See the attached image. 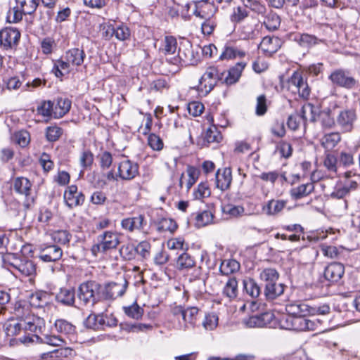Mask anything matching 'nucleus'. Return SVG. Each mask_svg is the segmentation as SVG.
I'll list each match as a JSON object with an SVG mask.
<instances>
[{
	"label": "nucleus",
	"instance_id": "1",
	"mask_svg": "<svg viewBox=\"0 0 360 360\" xmlns=\"http://www.w3.org/2000/svg\"><path fill=\"white\" fill-rule=\"evenodd\" d=\"M15 315L18 321H21L23 330L34 333L38 335L42 333L45 328V321L42 318L33 314L27 304H19L15 307Z\"/></svg>",
	"mask_w": 360,
	"mask_h": 360
},
{
	"label": "nucleus",
	"instance_id": "2",
	"mask_svg": "<svg viewBox=\"0 0 360 360\" xmlns=\"http://www.w3.org/2000/svg\"><path fill=\"white\" fill-rule=\"evenodd\" d=\"M101 284L96 281H87L82 283L77 290L79 302L84 306L96 307L101 302Z\"/></svg>",
	"mask_w": 360,
	"mask_h": 360
},
{
	"label": "nucleus",
	"instance_id": "3",
	"mask_svg": "<svg viewBox=\"0 0 360 360\" xmlns=\"http://www.w3.org/2000/svg\"><path fill=\"white\" fill-rule=\"evenodd\" d=\"M321 325L319 319H304L302 317H295L287 313L279 319V326L285 330L299 331L315 330Z\"/></svg>",
	"mask_w": 360,
	"mask_h": 360
},
{
	"label": "nucleus",
	"instance_id": "4",
	"mask_svg": "<svg viewBox=\"0 0 360 360\" xmlns=\"http://www.w3.org/2000/svg\"><path fill=\"white\" fill-rule=\"evenodd\" d=\"M98 243L91 247V251L93 255L105 253L107 251L115 249L120 244V237L117 233L106 231L97 237Z\"/></svg>",
	"mask_w": 360,
	"mask_h": 360
},
{
	"label": "nucleus",
	"instance_id": "5",
	"mask_svg": "<svg viewBox=\"0 0 360 360\" xmlns=\"http://www.w3.org/2000/svg\"><path fill=\"white\" fill-rule=\"evenodd\" d=\"M161 51L165 55L167 61L174 65H179L187 59L186 56L184 58L180 55L179 51H177V41L172 36L165 37Z\"/></svg>",
	"mask_w": 360,
	"mask_h": 360
},
{
	"label": "nucleus",
	"instance_id": "6",
	"mask_svg": "<svg viewBox=\"0 0 360 360\" xmlns=\"http://www.w3.org/2000/svg\"><path fill=\"white\" fill-rule=\"evenodd\" d=\"M219 79H221V77L219 76L217 68L210 66L207 68L200 79L198 90L206 96L214 89Z\"/></svg>",
	"mask_w": 360,
	"mask_h": 360
},
{
	"label": "nucleus",
	"instance_id": "7",
	"mask_svg": "<svg viewBox=\"0 0 360 360\" xmlns=\"http://www.w3.org/2000/svg\"><path fill=\"white\" fill-rule=\"evenodd\" d=\"M301 120H302L304 123L307 121H316L312 105L309 103L305 104L302 107L300 113L290 115L287 122L288 127L293 131L297 130Z\"/></svg>",
	"mask_w": 360,
	"mask_h": 360
},
{
	"label": "nucleus",
	"instance_id": "8",
	"mask_svg": "<svg viewBox=\"0 0 360 360\" xmlns=\"http://www.w3.org/2000/svg\"><path fill=\"white\" fill-rule=\"evenodd\" d=\"M128 282L124 279L120 282H110L101 286V297L103 300H114L122 296L127 288Z\"/></svg>",
	"mask_w": 360,
	"mask_h": 360
},
{
	"label": "nucleus",
	"instance_id": "9",
	"mask_svg": "<svg viewBox=\"0 0 360 360\" xmlns=\"http://www.w3.org/2000/svg\"><path fill=\"white\" fill-rule=\"evenodd\" d=\"M120 224L122 229L127 232H141L146 233L145 228L147 225V221L143 214L124 218L121 221Z\"/></svg>",
	"mask_w": 360,
	"mask_h": 360
},
{
	"label": "nucleus",
	"instance_id": "10",
	"mask_svg": "<svg viewBox=\"0 0 360 360\" xmlns=\"http://www.w3.org/2000/svg\"><path fill=\"white\" fill-rule=\"evenodd\" d=\"M65 205L70 209L82 205L85 196L82 191H78L75 185H71L66 188L63 194Z\"/></svg>",
	"mask_w": 360,
	"mask_h": 360
},
{
	"label": "nucleus",
	"instance_id": "11",
	"mask_svg": "<svg viewBox=\"0 0 360 360\" xmlns=\"http://www.w3.org/2000/svg\"><path fill=\"white\" fill-rule=\"evenodd\" d=\"M329 79L333 84L346 89H352L356 84V79L350 76L348 72L342 69L333 71Z\"/></svg>",
	"mask_w": 360,
	"mask_h": 360
},
{
	"label": "nucleus",
	"instance_id": "12",
	"mask_svg": "<svg viewBox=\"0 0 360 360\" xmlns=\"http://www.w3.org/2000/svg\"><path fill=\"white\" fill-rule=\"evenodd\" d=\"M20 32L15 28L6 27L0 31V46L8 50L17 45Z\"/></svg>",
	"mask_w": 360,
	"mask_h": 360
},
{
	"label": "nucleus",
	"instance_id": "13",
	"mask_svg": "<svg viewBox=\"0 0 360 360\" xmlns=\"http://www.w3.org/2000/svg\"><path fill=\"white\" fill-rule=\"evenodd\" d=\"M356 120V112L354 110H343L337 116L336 122L344 132H350Z\"/></svg>",
	"mask_w": 360,
	"mask_h": 360
},
{
	"label": "nucleus",
	"instance_id": "14",
	"mask_svg": "<svg viewBox=\"0 0 360 360\" xmlns=\"http://www.w3.org/2000/svg\"><path fill=\"white\" fill-rule=\"evenodd\" d=\"M139 174V166L129 160H124L118 165L117 175L122 180L129 181Z\"/></svg>",
	"mask_w": 360,
	"mask_h": 360
},
{
	"label": "nucleus",
	"instance_id": "15",
	"mask_svg": "<svg viewBox=\"0 0 360 360\" xmlns=\"http://www.w3.org/2000/svg\"><path fill=\"white\" fill-rule=\"evenodd\" d=\"M63 256L62 249L56 245L41 248L39 252V258L44 262H56Z\"/></svg>",
	"mask_w": 360,
	"mask_h": 360
},
{
	"label": "nucleus",
	"instance_id": "16",
	"mask_svg": "<svg viewBox=\"0 0 360 360\" xmlns=\"http://www.w3.org/2000/svg\"><path fill=\"white\" fill-rule=\"evenodd\" d=\"M274 318V316L272 313L265 312L244 319L243 323L248 328H262L270 326Z\"/></svg>",
	"mask_w": 360,
	"mask_h": 360
},
{
	"label": "nucleus",
	"instance_id": "17",
	"mask_svg": "<svg viewBox=\"0 0 360 360\" xmlns=\"http://www.w3.org/2000/svg\"><path fill=\"white\" fill-rule=\"evenodd\" d=\"M345 274V266L339 262H332L325 269L324 277L332 283L339 281Z\"/></svg>",
	"mask_w": 360,
	"mask_h": 360
},
{
	"label": "nucleus",
	"instance_id": "18",
	"mask_svg": "<svg viewBox=\"0 0 360 360\" xmlns=\"http://www.w3.org/2000/svg\"><path fill=\"white\" fill-rule=\"evenodd\" d=\"M232 182V172L229 167L219 169L215 174L216 187L221 191L230 188Z\"/></svg>",
	"mask_w": 360,
	"mask_h": 360
},
{
	"label": "nucleus",
	"instance_id": "19",
	"mask_svg": "<svg viewBox=\"0 0 360 360\" xmlns=\"http://www.w3.org/2000/svg\"><path fill=\"white\" fill-rule=\"evenodd\" d=\"M285 310L288 314L293 316L309 319L307 315L309 314L310 307L304 302L290 303L286 305Z\"/></svg>",
	"mask_w": 360,
	"mask_h": 360
},
{
	"label": "nucleus",
	"instance_id": "20",
	"mask_svg": "<svg viewBox=\"0 0 360 360\" xmlns=\"http://www.w3.org/2000/svg\"><path fill=\"white\" fill-rule=\"evenodd\" d=\"M86 53L83 49L79 48L70 49L65 52V59L68 60L72 66L78 67L83 64Z\"/></svg>",
	"mask_w": 360,
	"mask_h": 360
},
{
	"label": "nucleus",
	"instance_id": "21",
	"mask_svg": "<svg viewBox=\"0 0 360 360\" xmlns=\"http://www.w3.org/2000/svg\"><path fill=\"white\" fill-rule=\"evenodd\" d=\"M286 200H270L262 207L263 212L268 216L278 214L285 207Z\"/></svg>",
	"mask_w": 360,
	"mask_h": 360
},
{
	"label": "nucleus",
	"instance_id": "22",
	"mask_svg": "<svg viewBox=\"0 0 360 360\" xmlns=\"http://www.w3.org/2000/svg\"><path fill=\"white\" fill-rule=\"evenodd\" d=\"M51 302V295L46 291H37L30 296V306L41 308L48 305Z\"/></svg>",
	"mask_w": 360,
	"mask_h": 360
},
{
	"label": "nucleus",
	"instance_id": "23",
	"mask_svg": "<svg viewBox=\"0 0 360 360\" xmlns=\"http://www.w3.org/2000/svg\"><path fill=\"white\" fill-rule=\"evenodd\" d=\"M57 302L65 306H74L75 290L74 288H60L56 295Z\"/></svg>",
	"mask_w": 360,
	"mask_h": 360
},
{
	"label": "nucleus",
	"instance_id": "24",
	"mask_svg": "<svg viewBox=\"0 0 360 360\" xmlns=\"http://www.w3.org/2000/svg\"><path fill=\"white\" fill-rule=\"evenodd\" d=\"M294 41L303 48H309L323 41L314 35L307 33H297L294 36Z\"/></svg>",
	"mask_w": 360,
	"mask_h": 360
},
{
	"label": "nucleus",
	"instance_id": "25",
	"mask_svg": "<svg viewBox=\"0 0 360 360\" xmlns=\"http://www.w3.org/2000/svg\"><path fill=\"white\" fill-rule=\"evenodd\" d=\"M14 191L20 195H24L26 198L30 195L32 184L30 180L25 177H17L13 183ZM30 199L27 198V201Z\"/></svg>",
	"mask_w": 360,
	"mask_h": 360
},
{
	"label": "nucleus",
	"instance_id": "26",
	"mask_svg": "<svg viewBox=\"0 0 360 360\" xmlns=\"http://www.w3.org/2000/svg\"><path fill=\"white\" fill-rule=\"evenodd\" d=\"M285 285L278 281L265 284L264 295L269 300H274L281 295L284 292Z\"/></svg>",
	"mask_w": 360,
	"mask_h": 360
},
{
	"label": "nucleus",
	"instance_id": "27",
	"mask_svg": "<svg viewBox=\"0 0 360 360\" xmlns=\"http://www.w3.org/2000/svg\"><path fill=\"white\" fill-rule=\"evenodd\" d=\"M246 66L244 62L238 63L235 66L231 68L224 79V82L228 85L236 83L241 76V73Z\"/></svg>",
	"mask_w": 360,
	"mask_h": 360
},
{
	"label": "nucleus",
	"instance_id": "28",
	"mask_svg": "<svg viewBox=\"0 0 360 360\" xmlns=\"http://www.w3.org/2000/svg\"><path fill=\"white\" fill-rule=\"evenodd\" d=\"M71 108V101L67 98H58L53 103L54 117L60 118L67 114Z\"/></svg>",
	"mask_w": 360,
	"mask_h": 360
},
{
	"label": "nucleus",
	"instance_id": "29",
	"mask_svg": "<svg viewBox=\"0 0 360 360\" xmlns=\"http://www.w3.org/2000/svg\"><path fill=\"white\" fill-rule=\"evenodd\" d=\"M314 190V186L313 183H307L301 184L297 187L292 188L290 191L291 197L295 200L301 199L311 193Z\"/></svg>",
	"mask_w": 360,
	"mask_h": 360
},
{
	"label": "nucleus",
	"instance_id": "30",
	"mask_svg": "<svg viewBox=\"0 0 360 360\" xmlns=\"http://www.w3.org/2000/svg\"><path fill=\"white\" fill-rule=\"evenodd\" d=\"M198 311L199 309L195 307H188L184 310L183 317V320L184 321V329H187L195 326Z\"/></svg>",
	"mask_w": 360,
	"mask_h": 360
},
{
	"label": "nucleus",
	"instance_id": "31",
	"mask_svg": "<svg viewBox=\"0 0 360 360\" xmlns=\"http://www.w3.org/2000/svg\"><path fill=\"white\" fill-rule=\"evenodd\" d=\"M195 265L194 258L187 252H183L177 258L176 267L179 270L189 269Z\"/></svg>",
	"mask_w": 360,
	"mask_h": 360
},
{
	"label": "nucleus",
	"instance_id": "32",
	"mask_svg": "<svg viewBox=\"0 0 360 360\" xmlns=\"http://www.w3.org/2000/svg\"><path fill=\"white\" fill-rule=\"evenodd\" d=\"M15 2L25 15H32L37 10L39 0H15Z\"/></svg>",
	"mask_w": 360,
	"mask_h": 360
},
{
	"label": "nucleus",
	"instance_id": "33",
	"mask_svg": "<svg viewBox=\"0 0 360 360\" xmlns=\"http://www.w3.org/2000/svg\"><path fill=\"white\" fill-rule=\"evenodd\" d=\"M54 326L57 332L60 333L72 335L75 333V326L65 319L56 320Z\"/></svg>",
	"mask_w": 360,
	"mask_h": 360
},
{
	"label": "nucleus",
	"instance_id": "34",
	"mask_svg": "<svg viewBox=\"0 0 360 360\" xmlns=\"http://www.w3.org/2000/svg\"><path fill=\"white\" fill-rule=\"evenodd\" d=\"M240 269V264L235 259L224 260L219 267V271L223 275H229L238 271Z\"/></svg>",
	"mask_w": 360,
	"mask_h": 360
},
{
	"label": "nucleus",
	"instance_id": "35",
	"mask_svg": "<svg viewBox=\"0 0 360 360\" xmlns=\"http://www.w3.org/2000/svg\"><path fill=\"white\" fill-rule=\"evenodd\" d=\"M15 267L25 276H32L36 272V266L31 260H22Z\"/></svg>",
	"mask_w": 360,
	"mask_h": 360
},
{
	"label": "nucleus",
	"instance_id": "36",
	"mask_svg": "<svg viewBox=\"0 0 360 360\" xmlns=\"http://www.w3.org/2000/svg\"><path fill=\"white\" fill-rule=\"evenodd\" d=\"M341 140V137L339 133L333 132L326 134L321 141L322 146L328 149L333 148Z\"/></svg>",
	"mask_w": 360,
	"mask_h": 360
},
{
	"label": "nucleus",
	"instance_id": "37",
	"mask_svg": "<svg viewBox=\"0 0 360 360\" xmlns=\"http://www.w3.org/2000/svg\"><path fill=\"white\" fill-rule=\"evenodd\" d=\"M33 337L41 342L54 347H62L66 345L65 340L64 339L56 335H46L44 339L40 338L39 335H34Z\"/></svg>",
	"mask_w": 360,
	"mask_h": 360
},
{
	"label": "nucleus",
	"instance_id": "38",
	"mask_svg": "<svg viewBox=\"0 0 360 360\" xmlns=\"http://www.w3.org/2000/svg\"><path fill=\"white\" fill-rule=\"evenodd\" d=\"M223 293L230 299L236 297L238 295V282L234 277L228 280L224 288Z\"/></svg>",
	"mask_w": 360,
	"mask_h": 360
},
{
	"label": "nucleus",
	"instance_id": "39",
	"mask_svg": "<svg viewBox=\"0 0 360 360\" xmlns=\"http://www.w3.org/2000/svg\"><path fill=\"white\" fill-rule=\"evenodd\" d=\"M71 64L65 59L58 60L54 65L53 71L57 77H63L70 72Z\"/></svg>",
	"mask_w": 360,
	"mask_h": 360
},
{
	"label": "nucleus",
	"instance_id": "40",
	"mask_svg": "<svg viewBox=\"0 0 360 360\" xmlns=\"http://www.w3.org/2000/svg\"><path fill=\"white\" fill-rule=\"evenodd\" d=\"M279 274L275 269H264L260 273V278L265 284H270L278 281Z\"/></svg>",
	"mask_w": 360,
	"mask_h": 360
},
{
	"label": "nucleus",
	"instance_id": "41",
	"mask_svg": "<svg viewBox=\"0 0 360 360\" xmlns=\"http://www.w3.org/2000/svg\"><path fill=\"white\" fill-rule=\"evenodd\" d=\"M37 112L39 115L49 117L54 116L53 103L51 101H43L37 108Z\"/></svg>",
	"mask_w": 360,
	"mask_h": 360
},
{
	"label": "nucleus",
	"instance_id": "42",
	"mask_svg": "<svg viewBox=\"0 0 360 360\" xmlns=\"http://www.w3.org/2000/svg\"><path fill=\"white\" fill-rule=\"evenodd\" d=\"M243 287L247 293L252 297H257L260 294V288L252 278L243 281Z\"/></svg>",
	"mask_w": 360,
	"mask_h": 360
},
{
	"label": "nucleus",
	"instance_id": "43",
	"mask_svg": "<svg viewBox=\"0 0 360 360\" xmlns=\"http://www.w3.org/2000/svg\"><path fill=\"white\" fill-rule=\"evenodd\" d=\"M222 139L221 133L218 131L217 127L213 125L209 127L205 132V141L208 143H219Z\"/></svg>",
	"mask_w": 360,
	"mask_h": 360
},
{
	"label": "nucleus",
	"instance_id": "44",
	"mask_svg": "<svg viewBox=\"0 0 360 360\" xmlns=\"http://www.w3.org/2000/svg\"><path fill=\"white\" fill-rule=\"evenodd\" d=\"M25 13H22L21 8H18V6L16 4V6L11 8L7 13L6 19L7 22L10 23H17L22 20Z\"/></svg>",
	"mask_w": 360,
	"mask_h": 360
},
{
	"label": "nucleus",
	"instance_id": "45",
	"mask_svg": "<svg viewBox=\"0 0 360 360\" xmlns=\"http://www.w3.org/2000/svg\"><path fill=\"white\" fill-rule=\"evenodd\" d=\"M213 215L210 211H203L199 213L195 217V226L200 228L203 227L212 222Z\"/></svg>",
	"mask_w": 360,
	"mask_h": 360
},
{
	"label": "nucleus",
	"instance_id": "46",
	"mask_svg": "<svg viewBox=\"0 0 360 360\" xmlns=\"http://www.w3.org/2000/svg\"><path fill=\"white\" fill-rule=\"evenodd\" d=\"M349 193L347 184H342L341 181L337 183L335 190L330 193V197L334 199H342Z\"/></svg>",
	"mask_w": 360,
	"mask_h": 360
},
{
	"label": "nucleus",
	"instance_id": "47",
	"mask_svg": "<svg viewBox=\"0 0 360 360\" xmlns=\"http://www.w3.org/2000/svg\"><path fill=\"white\" fill-rule=\"evenodd\" d=\"M248 16V12L245 8L238 6L233 10L230 16L231 21L233 23H239Z\"/></svg>",
	"mask_w": 360,
	"mask_h": 360
},
{
	"label": "nucleus",
	"instance_id": "48",
	"mask_svg": "<svg viewBox=\"0 0 360 360\" xmlns=\"http://www.w3.org/2000/svg\"><path fill=\"white\" fill-rule=\"evenodd\" d=\"M304 80V78L300 72H295L288 79L289 89L293 93H296V91L300 89V86L302 85Z\"/></svg>",
	"mask_w": 360,
	"mask_h": 360
},
{
	"label": "nucleus",
	"instance_id": "49",
	"mask_svg": "<svg viewBox=\"0 0 360 360\" xmlns=\"http://www.w3.org/2000/svg\"><path fill=\"white\" fill-rule=\"evenodd\" d=\"M124 311L129 317L137 320L141 319L143 314V309L136 303H134L129 307H124Z\"/></svg>",
	"mask_w": 360,
	"mask_h": 360
},
{
	"label": "nucleus",
	"instance_id": "50",
	"mask_svg": "<svg viewBox=\"0 0 360 360\" xmlns=\"http://www.w3.org/2000/svg\"><path fill=\"white\" fill-rule=\"evenodd\" d=\"M63 134V129L58 126H50L46 129V136L49 141L54 142Z\"/></svg>",
	"mask_w": 360,
	"mask_h": 360
},
{
	"label": "nucleus",
	"instance_id": "51",
	"mask_svg": "<svg viewBox=\"0 0 360 360\" xmlns=\"http://www.w3.org/2000/svg\"><path fill=\"white\" fill-rule=\"evenodd\" d=\"M186 172L188 178L187 179L186 186L187 190H189L198 179L200 170L195 167L188 166L187 167Z\"/></svg>",
	"mask_w": 360,
	"mask_h": 360
},
{
	"label": "nucleus",
	"instance_id": "52",
	"mask_svg": "<svg viewBox=\"0 0 360 360\" xmlns=\"http://www.w3.org/2000/svg\"><path fill=\"white\" fill-rule=\"evenodd\" d=\"M211 191L207 183H200L197 189L193 191L194 198L200 200L210 195Z\"/></svg>",
	"mask_w": 360,
	"mask_h": 360
},
{
	"label": "nucleus",
	"instance_id": "53",
	"mask_svg": "<svg viewBox=\"0 0 360 360\" xmlns=\"http://www.w3.org/2000/svg\"><path fill=\"white\" fill-rule=\"evenodd\" d=\"M13 139L21 147H25L28 145L30 141V136L28 131L22 130L17 131L14 134Z\"/></svg>",
	"mask_w": 360,
	"mask_h": 360
},
{
	"label": "nucleus",
	"instance_id": "54",
	"mask_svg": "<svg viewBox=\"0 0 360 360\" xmlns=\"http://www.w3.org/2000/svg\"><path fill=\"white\" fill-rule=\"evenodd\" d=\"M177 229V224L176 221L169 218L162 219L159 224L158 229L162 231L174 232Z\"/></svg>",
	"mask_w": 360,
	"mask_h": 360
},
{
	"label": "nucleus",
	"instance_id": "55",
	"mask_svg": "<svg viewBox=\"0 0 360 360\" xmlns=\"http://www.w3.org/2000/svg\"><path fill=\"white\" fill-rule=\"evenodd\" d=\"M218 316L215 314H208L202 321L203 327L207 330H212L218 326Z\"/></svg>",
	"mask_w": 360,
	"mask_h": 360
},
{
	"label": "nucleus",
	"instance_id": "56",
	"mask_svg": "<svg viewBox=\"0 0 360 360\" xmlns=\"http://www.w3.org/2000/svg\"><path fill=\"white\" fill-rule=\"evenodd\" d=\"M59 348L53 350L52 352L44 354V355L50 356V357H68L72 356V349L68 347H58Z\"/></svg>",
	"mask_w": 360,
	"mask_h": 360
},
{
	"label": "nucleus",
	"instance_id": "57",
	"mask_svg": "<svg viewBox=\"0 0 360 360\" xmlns=\"http://www.w3.org/2000/svg\"><path fill=\"white\" fill-rule=\"evenodd\" d=\"M167 245L170 250H187L188 245L185 244V240L183 238H174L168 240Z\"/></svg>",
	"mask_w": 360,
	"mask_h": 360
},
{
	"label": "nucleus",
	"instance_id": "58",
	"mask_svg": "<svg viewBox=\"0 0 360 360\" xmlns=\"http://www.w3.org/2000/svg\"><path fill=\"white\" fill-rule=\"evenodd\" d=\"M266 98L264 94L259 95L257 98L255 113L258 116L264 115L267 111Z\"/></svg>",
	"mask_w": 360,
	"mask_h": 360
},
{
	"label": "nucleus",
	"instance_id": "59",
	"mask_svg": "<svg viewBox=\"0 0 360 360\" xmlns=\"http://www.w3.org/2000/svg\"><path fill=\"white\" fill-rule=\"evenodd\" d=\"M323 166L327 171L335 174L337 172V158L332 154H327L323 160Z\"/></svg>",
	"mask_w": 360,
	"mask_h": 360
},
{
	"label": "nucleus",
	"instance_id": "60",
	"mask_svg": "<svg viewBox=\"0 0 360 360\" xmlns=\"http://www.w3.org/2000/svg\"><path fill=\"white\" fill-rule=\"evenodd\" d=\"M264 25L269 30L274 31L279 27L281 19L278 15L271 14L266 18Z\"/></svg>",
	"mask_w": 360,
	"mask_h": 360
},
{
	"label": "nucleus",
	"instance_id": "61",
	"mask_svg": "<svg viewBox=\"0 0 360 360\" xmlns=\"http://www.w3.org/2000/svg\"><path fill=\"white\" fill-rule=\"evenodd\" d=\"M121 256L126 260H131L136 254V247L132 245H124L120 249Z\"/></svg>",
	"mask_w": 360,
	"mask_h": 360
},
{
	"label": "nucleus",
	"instance_id": "62",
	"mask_svg": "<svg viewBox=\"0 0 360 360\" xmlns=\"http://www.w3.org/2000/svg\"><path fill=\"white\" fill-rule=\"evenodd\" d=\"M52 238L56 243L60 244L68 243L70 240V235L68 231L65 230L55 231L52 235Z\"/></svg>",
	"mask_w": 360,
	"mask_h": 360
},
{
	"label": "nucleus",
	"instance_id": "63",
	"mask_svg": "<svg viewBox=\"0 0 360 360\" xmlns=\"http://www.w3.org/2000/svg\"><path fill=\"white\" fill-rule=\"evenodd\" d=\"M149 146L154 150H161L163 148V141L161 138L155 134H150L148 137Z\"/></svg>",
	"mask_w": 360,
	"mask_h": 360
},
{
	"label": "nucleus",
	"instance_id": "64",
	"mask_svg": "<svg viewBox=\"0 0 360 360\" xmlns=\"http://www.w3.org/2000/svg\"><path fill=\"white\" fill-rule=\"evenodd\" d=\"M22 329L23 327L21 325L20 321H18V322L11 321L6 324V333L8 336H14L19 334Z\"/></svg>",
	"mask_w": 360,
	"mask_h": 360
}]
</instances>
